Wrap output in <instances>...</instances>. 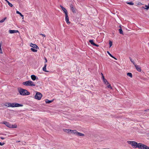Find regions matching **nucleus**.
<instances>
[{
	"label": "nucleus",
	"instance_id": "obj_1",
	"mask_svg": "<svg viewBox=\"0 0 149 149\" xmlns=\"http://www.w3.org/2000/svg\"><path fill=\"white\" fill-rule=\"evenodd\" d=\"M127 143L131 145L133 148H138L141 149L142 143H138L135 141H128Z\"/></svg>",
	"mask_w": 149,
	"mask_h": 149
},
{
	"label": "nucleus",
	"instance_id": "obj_2",
	"mask_svg": "<svg viewBox=\"0 0 149 149\" xmlns=\"http://www.w3.org/2000/svg\"><path fill=\"white\" fill-rule=\"evenodd\" d=\"M18 91L21 95H29L30 94V93L27 91L21 88H18Z\"/></svg>",
	"mask_w": 149,
	"mask_h": 149
},
{
	"label": "nucleus",
	"instance_id": "obj_3",
	"mask_svg": "<svg viewBox=\"0 0 149 149\" xmlns=\"http://www.w3.org/2000/svg\"><path fill=\"white\" fill-rule=\"evenodd\" d=\"M23 84L26 86H35L36 85L34 84L33 82L31 81L24 82L23 83Z\"/></svg>",
	"mask_w": 149,
	"mask_h": 149
},
{
	"label": "nucleus",
	"instance_id": "obj_4",
	"mask_svg": "<svg viewBox=\"0 0 149 149\" xmlns=\"http://www.w3.org/2000/svg\"><path fill=\"white\" fill-rule=\"evenodd\" d=\"M3 123L9 128H16L17 127V125H12L7 122H3Z\"/></svg>",
	"mask_w": 149,
	"mask_h": 149
},
{
	"label": "nucleus",
	"instance_id": "obj_5",
	"mask_svg": "<svg viewBox=\"0 0 149 149\" xmlns=\"http://www.w3.org/2000/svg\"><path fill=\"white\" fill-rule=\"evenodd\" d=\"M42 97V94L40 92H37L36 93V95L35 96V98L36 99L40 100L41 99Z\"/></svg>",
	"mask_w": 149,
	"mask_h": 149
},
{
	"label": "nucleus",
	"instance_id": "obj_6",
	"mask_svg": "<svg viewBox=\"0 0 149 149\" xmlns=\"http://www.w3.org/2000/svg\"><path fill=\"white\" fill-rule=\"evenodd\" d=\"M72 131L73 132L72 134H74L75 135L78 136H85L84 134L79 132L76 130H74V131Z\"/></svg>",
	"mask_w": 149,
	"mask_h": 149
},
{
	"label": "nucleus",
	"instance_id": "obj_7",
	"mask_svg": "<svg viewBox=\"0 0 149 149\" xmlns=\"http://www.w3.org/2000/svg\"><path fill=\"white\" fill-rule=\"evenodd\" d=\"M23 106V105L17 103H11V107H22Z\"/></svg>",
	"mask_w": 149,
	"mask_h": 149
},
{
	"label": "nucleus",
	"instance_id": "obj_8",
	"mask_svg": "<svg viewBox=\"0 0 149 149\" xmlns=\"http://www.w3.org/2000/svg\"><path fill=\"white\" fill-rule=\"evenodd\" d=\"M65 20L66 22L68 24L70 23V22L69 21V18L68 15V13L65 14Z\"/></svg>",
	"mask_w": 149,
	"mask_h": 149
},
{
	"label": "nucleus",
	"instance_id": "obj_9",
	"mask_svg": "<svg viewBox=\"0 0 149 149\" xmlns=\"http://www.w3.org/2000/svg\"><path fill=\"white\" fill-rule=\"evenodd\" d=\"M70 8L71 10H72V12L74 13H76V9L73 6L72 4H71L70 5Z\"/></svg>",
	"mask_w": 149,
	"mask_h": 149
},
{
	"label": "nucleus",
	"instance_id": "obj_10",
	"mask_svg": "<svg viewBox=\"0 0 149 149\" xmlns=\"http://www.w3.org/2000/svg\"><path fill=\"white\" fill-rule=\"evenodd\" d=\"M30 46L32 47V48H33L36 49H38L39 47L36 44H33L32 43H31L30 45Z\"/></svg>",
	"mask_w": 149,
	"mask_h": 149
},
{
	"label": "nucleus",
	"instance_id": "obj_11",
	"mask_svg": "<svg viewBox=\"0 0 149 149\" xmlns=\"http://www.w3.org/2000/svg\"><path fill=\"white\" fill-rule=\"evenodd\" d=\"M141 149H149V147L142 144Z\"/></svg>",
	"mask_w": 149,
	"mask_h": 149
},
{
	"label": "nucleus",
	"instance_id": "obj_12",
	"mask_svg": "<svg viewBox=\"0 0 149 149\" xmlns=\"http://www.w3.org/2000/svg\"><path fill=\"white\" fill-rule=\"evenodd\" d=\"M134 65L136 69L138 71L141 72V68L139 66L137 65L136 64Z\"/></svg>",
	"mask_w": 149,
	"mask_h": 149
},
{
	"label": "nucleus",
	"instance_id": "obj_13",
	"mask_svg": "<svg viewBox=\"0 0 149 149\" xmlns=\"http://www.w3.org/2000/svg\"><path fill=\"white\" fill-rule=\"evenodd\" d=\"M19 31L18 30H9V32L10 33H17V32H18Z\"/></svg>",
	"mask_w": 149,
	"mask_h": 149
},
{
	"label": "nucleus",
	"instance_id": "obj_14",
	"mask_svg": "<svg viewBox=\"0 0 149 149\" xmlns=\"http://www.w3.org/2000/svg\"><path fill=\"white\" fill-rule=\"evenodd\" d=\"M60 7L61 9H62V10L65 13V14L68 13L66 9L63 7L62 6H60Z\"/></svg>",
	"mask_w": 149,
	"mask_h": 149
},
{
	"label": "nucleus",
	"instance_id": "obj_15",
	"mask_svg": "<svg viewBox=\"0 0 149 149\" xmlns=\"http://www.w3.org/2000/svg\"><path fill=\"white\" fill-rule=\"evenodd\" d=\"M31 78L32 79L33 81H34L36 79H38V78H36V76L34 75H32L31 76Z\"/></svg>",
	"mask_w": 149,
	"mask_h": 149
},
{
	"label": "nucleus",
	"instance_id": "obj_16",
	"mask_svg": "<svg viewBox=\"0 0 149 149\" xmlns=\"http://www.w3.org/2000/svg\"><path fill=\"white\" fill-rule=\"evenodd\" d=\"M46 66L47 64H45L44 66L42 68L43 70L45 72H48V71L46 70Z\"/></svg>",
	"mask_w": 149,
	"mask_h": 149
},
{
	"label": "nucleus",
	"instance_id": "obj_17",
	"mask_svg": "<svg viewBox=\"0 0 149 149\" xmlns=\"http://www.w3.org/2000/svg\"><path fill=\"white\" fill-rule=\"evenodd\" d=\"M119 26L120 27V29H119V32L120 34L123 35V31L122 29H121V27L120 26Z\"/></svg>",
	"mask_w": 149,
	"mask_h": 149
},
{
	"label": "nucleus",
	"instance_id": "obj_18",
	"mask_svg": "<svg viewBox=\"0 0 149 149\" xmlns=\"http://www.w3.org/2000/svg\"><path fill=\"white\" fill-rule=\"evenodd\" d=\"M53 101V100H49L48 99H46L45 100V102L46 103H50L52 102Z\"/></svg>",
	"mask_w": 149,
	"mask_h": 149
},
{
	"label": "nucleus",
	"instance_id": "obj_19",
	"mask_svg": "<svg viewBox=\"0 0 149 149\" xmlns=\"http://www.w3.org/2000/svg\"><path fill=\"white\" fill-rule=\"evenodd\" d=\"M107 53L109 54V55L112 58L117 60V59L116 58L114 57L110 53L109 51L107 52Z\"/></svg>",
	"mask_w": 149,
	"mask_h": 149
},
{
	"label": "nucleus",
	"instance_id": "obj_20",
	"mask_svg": "<svg viewBox=\"0 0 149 149\" xmlns=\"http://www.w3.org/2000/svg\"><path fill=\"white\" fill-rule=\"evenodd\" d=\"M11 103H7L5 104V106H7L8 107H11Z\"/></svg>",
	"mask_w": 149,
	"mask_h": 149
},
{
	"label": "nucleus",
	"instance_id": "obj_21",
	"mask_svg": "<svg viewBox=\"0 0 149 149\" xmlns=\"http://www.w3.org/2000/svg\"><path fill=\"white\" fill-rule=\"evenodd\" d=\"M103 80V81L106 85H107L108 84H109V82L107 81V80L105 79H104Z\"/></svg>",
	"mask_w": 149,
	"mask_h": 149
},
{
	"label": "nucleus",
	"instance_id": "obj_22",
	"mask_svg": "<svg viewBox=\"0 0 149 149\" xmlns=\"http://www.w3.org/2000/svg\"><path fill=\"white\" fill-rule=\"evenodd\" d=\"M16 13L17 14H19V15H20L22 17V19H24V17H23L24 16L20 12H19V11H16Z\"/></svg>",
	"mask_w": 149,
	"mask_h": 149
},
{
	"label": "nucleus",
	"instance_id": "obj_23",
	"mask_svg": "<svg viewBox=\"0 0 149 149\" xmlns=\"http://www.w3.org/2000/svg\"><path fill=\"white\" fill-rule=\"evenodd\" d=\"M127 75L128 76H129L131 78H132V74L131 73L128 72L127 74Z\"/></svg>",
	"mask_w": 149,
	"mask_h": 149
},
{
	"label": "nucleus",
	"instance_id": "obj_24",
	"mask_svg": "<svg viewBox=\"0 0 149 149\" xmlns=\"http://www.w3.org/2000/svg\"><path fill=\"white\" fill-rule=\"evenodd\" d=\"M70 130V129H64L63 131L64 132H67L68 133H70V132L69 131V130Z\"/></svg>",
	"mask_w": 149,
	"mask_h": 149
},
{
	"label": "nucleus",
	"instance_id": "obj_25",
	"mask_svg": "<svg viewBox=\"0 0 149 149\" xmlns=\"http://www.w3.org/2000/svg\"><path fill=\"white\" fill-rule=\"evenodd\" d=\"M31 50L33 52H37V50L35 49H34L33 48H31Z\"/></svg>",
	"mask_w": 149,
	"mask_h": 149
},
{
	"label": "nucleus",
	"instance_id": "obj_26",
	"mask_svg": "<svg viewBox=\"0 0 149 149\" xmlns=\"http://www.w3.org/2000/svg\"><path fill=\"white\" fill-rule=\"evenodd\" d=\"M89 42L91 43V44L93 45H94V44L95 43L93 42V40H90L89 41Z\"/></svg>",
	"mask_w": 149,
	"mask_h": 149
},
{
	"label": "nucleus",
	"instance_id": "obj_27",
	"mask_svg": "<svg viewBox=\"0 0 149 149\" xmlns=\"http://www.w3.org/2000/svg\"><path fill=\"white\" fill-rule=\"evenodd\" d=\"M7 19L6 17H5L1 20H0V22L2 23L4 22V21Z\"/></svg>",
	"mask_w": 149,
	"mask_h": 149
},
{
	"label": "nucleus",
	"instance_id": "obj_28",
	"mask_svg": "<svg viewBox=\"0 0 149 149\" xmlns=\"http://www.w3.org/2000/svg\"><path fill=\"white\" fill-rule=\"evenodd\" d=\"M8 3V5L11 7H12L13 6V4L10 3V2L8 1L7 2Z\"/></svg>",
	"mask_w": 149,
	"mask_h": 149
},
{
	"label": "nucleus",
	"instance_id": "obj_29",
	"mask_svg": "<svg viewBox=\"0 0 149 149\" xmlns=\"http://www.w3.org/2000/svg\"><path fill=\"white\" fill-rule=\"evenodd\" d=\"M127 3L128 4L131 5H133L134 4V3L132 1L129 2H127Z\"/></svg>",
	"mask_w": 149,
	"mask_h": 149
},
{
	"label": "nucleus",
	"instance_id": "obj_30",
	"mask_svg": "<svg viewBox=\"0 0 149 149\" xmlns=\"http://www.w3.org/2000/svg\"><path fill=\"white\" fill-rule=\"evenodd\" d=\"M1 43L0 44V53L2 54V49H1Z\"/></svg>",
	"mask_w": 149,
	"mask_h": 149
},
{
	"label": "nucleus",
	"instance_id": "obj_31",
	"mask_svg": "<svg viewBox=\"0 0 149 149\" xmlns=\"http://www.w3.org/2000/svg\"><path fill=\"white\" fill-rule=\"evenodd\" d=\"M129 58L131 62H132L134 64V65H135L134 61L133 60H132V59L131 57H130Z\"/></svg>",
	"mask_w": 149,
	"mask_h": 149
},
{
	"label": "nucleus",
	"instance_id": "obj_32",
	"mask_svg": "<svg viewBox=\"0 0 149 149\" xmlns=\"http://www.w3.org/2000/svg\"><path fill=\"white\" fill-rule=\"evenodd\" d=\"M145 6V9H146V10H148L149 8V5L148 6L146 5Z\"/></svg>",
	"mask_w": 149,
	"mask_h": 149
},
{
	"label": "nucleus",
	"instance_id": "obj_33",
	"mask_svg": "<svg viewBox=\"0 0 149 149\" xmlns=\"http://www.w3.org/2000/svg\"><path fill=\"white\" fill-rule=\"evenodd\" d=\"M107 85H108L107 86V87L109 88H110L111 89H112V87L111 86V85L109 84H108Z\"/></svg>",
	"mask_w": 149,
	"mask_h": 149
},
{
	"label": "nucleus",
	"instance_id": "obj_34",
	"mask_svg": "<svg viewBox=\"0 0 149 149\" xmlns=\"http://www.w3.org/2000/svg\"><path fill=\"white\" fill-rule=\"evenodd\" d=\"M109 46H110V47H111L112 46V42L110 41L109 42Z\"/></svg>",
	"mask_w": 149,
	"mask_h": 149
},
{
	"label": "nucleus",
	"instance_id": "obj_35",
	"mask_svg": "<svg viewBox=\"0 0 149 149\" xmlns=\"http://www.w3.org/2000/svg\"><path fill=\"white\" fill-rule=\"evenodd\" d=\"M74 131V130H69V131L70 132V133H71V134H72L73 132V131Z\"/></svg>",
	"mask_w": 149,
	"mask_h": 149
},
{
	"label": "nucleus",
	"instance_id": "obj_36",
	"mask_svg": "<svg viewBox=\"0 0 149 149\" xmlns=\"http://www.w3.org/2000/svg\"><path fill=\"white\" fill-rule=\"evenodd\" d=\"M4 144V143H1V142H0V146H3Z\"/></svg>",
	"mask_w": 149,
	"mask_h": 149
},
{
	"label": "nucleus",
	"instance_id": "obj_37",
	"mask_svg": "<svg viewBox=\"0 0 149 149\" xmlns=\"http://www.w3.org/2000/svg\"><path fill=\"white\" fill-rule=\"evenodd\" d=\"M40 35L42 36L45 37V34H40Z\"/></svg>",
	"mask_w": 149,
	"mask_h": 149
},
{
	"label": "nucleus",
	"instance_id": "obj_38",
	"mask_svg": "<svg viewBox=\"0 0 149 149\" xmlns=\"http://www.w3.org/2000/svg\"><path fill=\"white\" fill-rule=\"evenodd\" d=\"M93 45L95 46H97V47L99 46V45H98L96 44H95V43L94 44V45Z\"/></svg>",
	"mask_w": 149,
	"mask_h": 149
},
{
	"label": "nucleus",
	"instance_id": "obj_39",
	"mask_svg": "<svg viewBox=\"0 0 149 149\" xmlns=\"http://www.w3.org/2000/svg\"><path fill=\"white\" fill-rule=\"evenodd\" d=\"M102 78L103 80V79H105V78H104V75H103V74H102Z\"/></svg>",
	"mask_w": 149,
	"mask_h": 149
},
{
	"label": "nucleus",
	"instance_id": "obj_40",
	"mask_svg": "<svg viewBox=\"0 0 149 149\" xmlns=\"http://www.w3.org/2000/svg\"><path fill=\"white\" fill-rule=\"evenodd\" d=\"M0 138L2 140L4 139H5V138L3 137H0Z\"/></svg>",
	"mask_w": 149,
	"mask_h": 149
},
{
	"label": "nucleus",
	"instance_id": "obj_41",
	"mask_svg": "<svg viewBox=\"0 0 149 149\" xmlns=\"http://www.w3.org/2000/svg\"><path fill=\"white\" fill-rule=\"evenodd\" d=\"M45 62L46 63L47 61V59L46 58H45Z\"/></svg>",
	"mask_w": 149,
	"mask_h": 149
},
{
	"label": "nucleus",
	"instance_id": "obj_42",
	"mask_svg": "<svg viewBox=\"0 0 149 149\" xmlns=\"http://www.w3.org/2000/svg\"><path fill=\"white\" fill-rule=\"evenodd\" d=\"M148 110H149L148 109V110H145V111H147Z\"/></svg>",
	"mask_w": 149,
	"mask_h": 149
},
{
	"label": "nucleus",
	"instance_id": "obj_43",
	"mask_svg": "<svg viewBox=\"0 0 149 149\" xmlns=\"http://www.w3.org/2000/svg\"><path fill=\"white\" fill-rule=\"evenodd\" d=\"M6 2H7L8 1L7 0H5Z\"/></svg>",
	"mask_w": 149,
	"mask_h": 149
},
{
	"label": "nucleus",
	"instance_id": "obj_44",
	"mask_svg": "<svg viewBox=\"0 0 149 149\" xmlns=\"http://www.w3.org/2000/svg\"><path fill=\"white\" fill-rule=\"evenodd\" d=\"M20 142L19 141H17V142Z\"/></svg>",
	"mask_w": 149,
	"mask_h": 149
},
{
	"label": "nucleus",
	"instance_id": "obj_45",
	"mask_svg": "<svg viewBox=\"0 0 149 149\" xmlns=\"http://www.w3.org/2000/svg\"><path fill=\"white\" fill-rule=\"evenodd\" d=\"M101 75L102 76V74H102V73H101Z\"/></svg>",
	"mask_w": 149,
	"mask_h": 149
},
{
	"label": "nucleus",
	"instance_id": "obj_46",
	"mask_svg": "<svg viewBox=\"0 0 149 149\" xmlns=\"http://www.w3.org/2000/svg\"><path fill=\"white\" fill-rule=\"evenodd\" d=\"M148 110H149V109H148Z\"/></svg>",
	"mask_w": 149,
	"mask_h": 149
}]
</instances>
